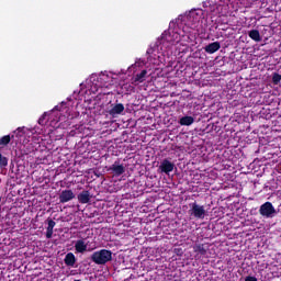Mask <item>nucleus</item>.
Wrapping results in <instances>:
<instances>
[{"instance_id":"nucleus-16","label":"nucleus","mask_w":281,"mask_h":281,"mask_svg":"<svg viewBox=\"0 0 281 281\" xmlns=\"http://www.w3.org/2000/svg\"><path fill=\"white\" fill-rule=\"evenodd\" d=\"M75 250L77 251V254H85V251H87V244H85V240H77L75 244Z\"/></svg>"},{"instance_id":"nucleus-2","label":"nucleus","mask_w":281,"mask_h":281,"mask_svg":"<svg viewBox=\"0 0 281 281\" xmlns=\"http://www.w3.org/2000/svg\"><path fill=\"white\" fill-rule=\"evenodd\" d=\"M179 33L175 31H165L160 37V44L162 45H166V43H168L169 45H175V43H179Z\"/></svg>"},{"instance_id":"nucleus-18","label":"nucleus","mask_w":281,"mask_h":281,"mask_svg":"<svg viewBox=\"0 0 281 281\" xmlns=\"http://www.w3.org/2000/svg\"><path fill=\"white\" fill-rule=\"evenodd\" d=\"M194 119L192 116H182L179 121L180 126H192Z\"/></svg>"},{"instance_id":"nucleus-10","label":"nucleus","mask_w":281,"mask_h":281,"mask_svg":"<svg viewBox=\"0 0 281 281\" xmlns=\"http://www.w3.org/2000/svg\"><path fill=\"white\" fill-rule=\"evenodd\" d=\"M218 49H221V42H213L204 47L206 54H216Z\"/></svg>"},{"instance_id":"nucleus-1","label":"nucleus","mask_w":281,"mask_h":281,"mask_svg":"<svg viewBox=\"0 0 281 281\" xmlns=\"http://www.w3.org/2000/svg\"><path fill=\"white\" fill-rule=\"evenodd\" d=\"M91 260L94 265H106V262H111V260H113V252L108 249L94 251L91 255Z\"/></svg>"},{"instance_id":"nucleus-12","label":"nucleus","mask_w":281,"mask_h":281,"mask_svg":"<svg viewBox=\"0 0 281 281\" xmlns=\"http://www.w3.org/2000/svg\"><path fill=\"white\" fill-rule=\"evenodd\" d=\"M77 199L79 203L87 204L89 201H91V194L89 191L85 190L77 195Z\"/></svg>"},{"instance_id":"nucleus-8","label":"nucleus","mask_w":281,"mask_h":281,"mask_svg":"<svg viewBox=\"0 0 281 281\" xmlns=\"http://www.w3.org/2000/svg\"><path fill=\"white\" fill-rule=\"evenodd\" d=\"M146 76H148V70L143 69L140 72L136 74L135 77L132 79V85L137 86L142 82H145Z\"/></svg>"},{"instance_id":"nucleus-9","label":"nucleus","mask_w":281,"mask_h":281,"mask_svg":"<svg viewBox=\"0 0 281 281\" xmlns=\"http://www.w3.org/2000/svg\"><path fill=\"white\" fill-rule=\"evenodd\" d=\"M221 10H223V5L221 4H212L209 7L207 12H211L210 16L212 21H216V16H218Z\"/></svg>"},{"instance_id":"nucleus-21","label":"nucleus","mask_w":281,"mask_h":281,"mask_svg":"<svg viewBox=\"0 0 281 281\" xmlns=\"http://www.w3.org/2000/svg\"><path fill=\"white\" fill-rule=\"evenodd\" d=\"M47 112H44L43 115L38 119V124L41 126H45L47 124Z\"/></svg>"},{"instance_id":"nucleus-3","label":"nucleus","mask_w":281,"mask_h":281,"mask_svg":"<svg viewBox=\"0 0 281 281\" xmlns=\"http://www.w3.org/2000/svg\"><path fill=\"white\" fill-rule=\"evenodd\" d=\"M259 214L266 218H272L276 214V207L271 202H265L259 209Z\"/></svg>"},{"instance_id":"nucleus-20","label":"nucleus","mask_w":281,"mask_h":281,"mask_svg":"<svg viewBox=\"0 0 281 281\" xmlns=\"http://www.w3.org/2000/svg\"><path fill=\"white\" fill-rule=\"evenodd\" d=\"M281 81V75L278 72L272 74V82L273 85H280Z\"/></svg>"},{"instance_id":"nucleus-15","label":"nucleus","mask_w":281,"mask_h":281,"mask_svg":"<svg viewBox=\"0 0 281 281\" xmlns=\"http://www.w3.org/2000/svg\"><path fill=\"white\" fill-rule=\"evenodd\" d=\"M48 226L46 228V238H52L54 236V227H56V222L52 218L47 220Z\"/></svg>"},{"instance_id":"nucleus-6","label":"nucleus","mask_w":281,"mask_h":281,"mask_svg":"<svg viewBox=\"0 0 281 281\" xmlns=\"http://www.w3.org/2000/svg\"><path fill=\"white\" fill-rule=\"evenodd\" d=\"M76 199V194L71 190H64L59 194V203H69V201H74Z\"/></svg>"},{"instance_id":"nucleus-4","label":"nucleus","mask_w":281,"mask_h":281,"mask_svg":"<svg viewBox=\"0 0 281 281\" xmlns=\"http://www.w3.org/2000/svg\"><path fill=\"white\" fill-rule=\"evenodd\" d=\"M190 212H191V216H194V218H200V220L205 218V206L199 205L196 204V202H194L191 205Z\"/></svg>"},{"instance_id":"nucleus-11","label":"nucleus","mask_w":281,"mask_h":281,"mask_svg":"<svg viewBox=\"0 0 281 281\" xmlns=\"http://www.w3.org/2000/svg\"><path fill=\"white\" fill-rule=\"evenodd\" d=\"M124 113V104L117 103L110 111L109 114L115 117V115H122Z\"/></svg>"},{"instance_id":"nucleus-23","label":"nucleus","mask_w":281,"mask_h":281,"mask_svg":"<svg viewBox=\"0 0 281 281\" xmlns=\"http://www.w3.org/2000/svg\"><path fill=\"white\" fill-rule=\"evenodd\" d=\"M245 281H258L256 277L248 276L245 278Z\"/></svg>"},{"instance_id":"nucleus-13","label":"nucleus","mask_w":281,"mask_h":281,"mask_svg":"<svg viewBox=\"0 0 281 281\" xmlns=\"http://www.w3.org/2000/svg\"><path fill=\"white\" fill-rule=\"evenodd\" d=\"M64 262L66 267H76V255L68 252L64 258Z\"/></svg>"},{"instance_id":"nucleus-14","label":"nucleus","mask_w":281,"mask_h":281,"mask_svg":"<svg viewBox=\"0 0 281 281\" xmlns=\"http://www.w3.org/2000/svg\"><path fill=\"white\" fill-rule=\"evenodd\" d=\"M193 251L198 256H205L207 254V248L205 247V244H195L193 246Z\"/></svg>"},{"instance_id":"nucleus-5","label":"nucleus","mask_w":281,"mask_h":281,"mask_svg":"<svg viewBox=\"0 0 281 281\" xmlns=\"http://www.w3.org/2000/svg\"><path fill=\"white\" fill-rule=\"evenodd\" d=\"M109 170L114 175V177H122V175L126 172V167H124V165H120V161L116 160Z\"/></svg>"},{"instance_id":"nucleus-17","label":"nucleus","mask_w":281,"mask_h":281,"mask_svg":"<svg viewBox=\"0 0 281 281\" xmlns=\"http://www.w3.org/2000/svg\"><path fill=\"white\" fill-rule=\"evenodd\" d=\"M248 36L249 38H251V41H255L256 43H260L262 41V37L260 36V31L258 30L249 31Z\"/></svg>"},{"instance_id":"nucleus-19","label":"nucleus","mask_w":281,"mask_h":281,"mask_svg":"<svg viewBox=\"0 0 281 281\" xmlns=\"http://www.w3.org/2000/svg\"><path fill=\"white\" fill-rule=\"evenodd\" d=\"M12 140V137L10 135H4L0 138V146H8L10 142Z\"/></svg>"},{"instance_id":"nucleus-22","label":"nucleus","mask_w":281,"mask_h":281,"mask_svg":"<svg viewBox=\"0 0 281 281\" xmlns=\"http://www.w3.org/2000/svg\"><path fill=\"white\" fill-rule=\"evenodd\" d=\"M5 166H8V158L0 154V170L1 168H5Z\"/></svg>"},{"instance_id":"nucleus-7","label":"nucleus","mask_w":281,"mask_h":281,"mask_svg":"<svg viewBox=\"0 0 281 281\" xmlns=\"http://www.w3.org/2000/svg\"><path fill=\"white\" fill-rule=\"evenodd\" d=\"M159 170L161 172H164L165 175H170V172H172V170H175V164H172L170 160L168 159H164L161 162H160V166H159Z\"/></svg>"}]
</instances>
